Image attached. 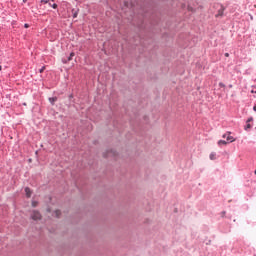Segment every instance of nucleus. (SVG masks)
Wrapping results in <instances>:
<instances>
[{"label":"nucleus","instance_id":"nucleus-3","mask_svg":"<svg viewBox=\"0 0 256 256\" xmlns=\"http://www.w3.org/2000/svg\"><path fill=\"white\" fill-rule=\"evenodd\" d=\"M223 13H225V6L221 5L220 9L218 10L217 14L215 15L216 18L223 17Z\"/></svg>","mask_w":256,"mask_h":256},{"label":"nucleus","instance_id":"nucleus-22","mask_svg":"<svg viewBox=\"0 0 256 256\" xmlns=\"http://www.w3.org/2000/svg\"><path fill=\"white\" fill-rule=\"evenodd\" d=\"M1 69H2V66L0 65V71H1Z\"/></svg>","mask_w":256,"mask_h":256},{"label":"nucleus","instance_id":"nucleus-21","mask_svg":"<svg viewBox=\"0 0 256 256\" xmlns=\"http://www.w3.org/2000/svg\"><path fill=\"white\" fill-rule=\"evenodd\" d=\"M253 110L256 112V105L253 107Z\"/></svg>","mask_w":256,"mask_h":256},{"label":"nucleus","instance_id":"nucleus-18","mask_svg":"<svg viewBox=\"0 0 256 256\" xmlns=\"http://www.w3.org/2000/svg\"><path fill=\"white\" fill-rule=\"evenodd\" d=\"M53 9H57V4H53Z\"/></svg>","mask_w":256,"mask_h":256},{"label":"nucleus","instance_id":"nucleus-11","mask_svg":"<svg viewBox=\"0 0 256 256\" xmlns=\"http://www.w3.org/2000/svg\"><path fill=\"white\" fill-rule=\"evenodd\" d=\"M188 11H191V13H195L194 8H193V7H191V6H188Z\"/></svg>","mask_w":256,"mask_h":256},{"label":"nucleus","instance_id":"nucleus-15","mask_svg":"<svg viewBox=\"0 0 256 256\" xmlns=\"http://www.w3.org/2000/svg\"><path fill=\"white\" fill-rule=\"evenodd\" d=\"M219 87L225 88V85L222 82H220Z\"/></svg>","mask_w":256,"mask_h":256},{"label":"nucleus","instance_id":"nucleus-16","mask_svg":"<svg viewBox=\"0 0 256 256\" xmlns=\"http://www.w3.org/2000/svg\"><path fill=\"white\" fill-rule=\"evenodd\" d=\"M250 92L255 93V95H256V88H253Z\"/></svg>","mask_w":256,"mask_h":256},{"label":"nucleus","instance_id":"nucleus-12","mask_svg":"<svg viewBox=\"0 0 256 256\" xmlns=\"http://www.w3.org/2000/svg\"><path fill=\"white\" fill-rule=\"evenodd\" d=\"M37 205H39L37 201H32V207H37Z\"/></svg>","mask_w":256,"mask_h":256},{"label":"nucleus","instance_id":"nucleus-2","mask_svg":"<svg viewBox=\"0 0 256 256\" xmlns=\"http://www.w3.org/2000/svg\"><path fill=\"white\" fill-rule=\"evenodd\" d=\"M222 137L223 139H226L228 143H234L235 141V138L231 136V132H226Z\"/></svg>","mask_w":256,"mask_h":256},{"label":"nucleus","instance_id":"nucleus-13","mask_svg":"<svg viewBox=\"0 0 256 256\" xmlns=\"http://www.w3.org/2000/svg\"><path fill=\"white\" fill-rule=\"evenodd\" d=\"M245 129H246V130H247V129H251V124H249V122H248V124L246 125Z\"/></svg>","mask_w":256,"mask_h":256},{"label":"nucleus","instance_id":"nucleus-14","mask_svg":"<svg viewBox=\"0 0 256 256\" xmlns=\"http://www.w3.org/2000/svg\"><path fill=\"white\" fill-rule=\"evenodd\" d=\"M43 71H45V66H43V67L39 70V73H43Z\"/></svg>","mask_w":256,"mask_h":256},{"label":"nucleus","instance_id":"nucleus-4","mask_svg":"<svg viewBox=\"0 0 256 256\" xmlns=\"http://www.w3.org/2000/svg\"><path fill=\"white\" fill-rule=\"evenodd\" d=\"M117 155V152L115 150H108L105 157H115Z\"/></svg>","mask_w":256,"mask_h":256},{"label":"nucleus","instance_id":"nucleus-10","mask_svg":"<svg viewBox=\"0 0 256 256\" xmlns=\"http://www.w3.org/2000/svg\"><path fill=\"white\" fill-rule=\"evenodd\" d=\"M54 213H55V217H59V215H61V211L59 210H56Z\"/></svg>","mask_w":256,"mask_h":256},{"label":"nucleus","instance_id":"nucleus-7","mask_svg":"<svg viewBox=\"0 0 256 256\" xmlns=\"http://www.w3.org/2000/svg\"><path fill=\"white\" fill-rule=\"evenodd\" d=\"M216 156H217V154H215V152H212V153L210 154V159H211V161H215Z\"/></svg>","mask_w":256,"mask_h":256},{"label":"nucleus","instance_id":"nucleus-5","mask_svg":"<svg viewBox=\"0 0 256 256\" xmlns=\"http://www.w3.org/2000/svg\"><path fill=\"white\" fill-rule=\"evenodd\" d=\"M73 57H75V53L74 52H71L70 53V56L68 57L67 60H63V63H67L68 61H72L73 60Z\"/></svg>","mask_w":256,"mask_h":256},{"label":"nucleus","instance_id":"nucleus-23","mask_svg":"<svg viewBox=\"0 0 256 256\" xmlns=\"http://www.w3.org/2000/svg\"><path fill=\"white\" fill-rule=\"evenodd\" d=\"M254 173H255V175H256V169H255V172H254Z\"/></svg>","mask_w":256,"mask_h":256},{"label":"nucleus","instance_id":"nucleus-20","mask_svg":"<svg viewBox=\"0 0 256 256\" xmlns=\"http://www.w3.org/2000/svg\"><path fill=\"white\" fill-rule=\"evenodd\" d=\"M225 57H229V53H226V54H225Z\"/></svg>","mask_w":256,"mask_h":256},{"label":"nucleus","instance_id":"nucleus-9","mask_svg":"<svg viewBox=\"0 0 256 256\" xmlns=\"http://www.w3.org/2000/svg\"><path fill=\"white\" fill-rule=\"evenodd\" d=\"M218 145H227V141L225 140H219Z\"/></svg>","mask_w":256,"mask_h":256},{"label":"nucleus","instance_id":"nucleus-19","mask_svg":"<svg viewBox=\"0 0 256 256\" xmlns=\"http://www.w3.org/2000/svg\"><path fill=\"white\" fill-rule=\"evenodd\" d=\"M24 27H25L26 29H29V24H25Z\"/></svg>","mask_w":256,"mask_h":256},{"label":"nucleus","instance_id":"nucleus-1","mask_svg":"<svg viewBox=\"0 0 256 256\" xmlns=\"http://www.w3.org/2000/svg\"><path fill=\"white\" fill-rule=\"evenodd\" d=\"M30 217L33 221H41L43 219V216L41 215V212L34 210L31 212Z\"/></svg>","mask_w":256,"mask_h":256},{"label":"nucleus","instance_id":"nucleus-17","mask_svg":"<svg viewBox=\"0 0 256 256\" xmlns=\"http://www.w3.org/2000/svg\"><path fill=\"white\" fill-rule=\"evenodd\" d=\"M251 121H253L252 117L247 120V123H251Z\"/></svg>","mask_w":256,"mask_h":256},{"label":"nucleus","instance_id":"nucleus-8","mask_svg":"<svg viewBox=\"0 0 256 256\" xmlns=\"http://www.w3.org/2000/svg\"><path fill=\"white\" fill-rule=\"evenodd\" d=\"M50 103L53 105L57 101V97L49 98Z\"/></svg>","mask_w":256,"mask_h":256},{"label":"nucleus","instance_id":"nucleus-6","mask_svg":"<svg viewBox=\"0 0 256 256\" xmlns=\"http://www.w3.org/2000/svg\"><path fill=\"white\" fill-rule=\"evenodd\" d=\"M25 193H26V197H28V198L31 197L32 192H31V189L29 187L25 188Z\"/></svg>","mask_w":256,"mask_h":256}]
</instances>
